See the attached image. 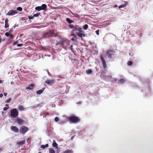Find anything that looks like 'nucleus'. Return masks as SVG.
Listing matches in <instances>:
<instances>
[{"instance_id": "72a5a7b5", "label": "nucleus", "mask_w": 153, "mask_h": 153, "mask_svg": "<svg viewBox=\"0 0 153 153\" xmlns=\"http://www.w3.org/2000/svg\"><path fill=\"white\" fill-rule=\"evenodd\" d=\"M49 33H47L45 34L44 35V36L45 37H49Z\"/></svg>"}, {"instance_id": "4be33fe9", "label": "nucleus", "mask_w": 153, "mask_h": 153, "mask_svg": "<svg viewBox=\"0 0 153 153\" xmlns=\"http://www.w3.org/2000/svg\"><path fill=\"white\" fill-rule=\"evenodd\" d=\"M25 140L22 141H19L18 143V144L20 145H22L25 143Z\"/></svg>"}, {"instance_id": "37998d69", "label": "nucleus", "mask_w": 153, "mask_h": 153, "mask_svg": "<svg viewBox=\"0 0 153 153\" xmlns=\"http://www.w3.org/2000/svg\"><path fill=\"white\" fill-rule=\"evenodd\" d=\"M2 40V38H1V36H0V43L1 42Z\"/></svg>"}, {"instance_id": "4c0bfd02", "label": "nucleus", "mask_w": 153, "mask_h": 153, "mask_svg": "<svg viewBox=\"0 0 153 153\" xmlns=\"http://www.w3.org/2000/svg\"><path fill=\"white\" fill-rule=\"evenodd\" d=\"M18 43V42H17V41H16V42H13V45H16L17 44V43Z\"/></svg>"}, {"instance_id": "412c9836", "label": "nucleus", "mask_w": 153, "mask_h": 153, "mask_svg": "<svg viewBox=\"0 0 153 153\" xmlns=\"http://www.w3.org/2000/svg\"><path fill=\"white\" fill-rule=\"evenodd\" d=\"M93 72L92 70L91 69H89L86 71V73L87 74H90Z\"/></svg>"}, {"instance_id": "dca6fc26", "label": "nucleus", "mask_w": 153, "mask_h": 153, "mask_svg": "<svg viewBox=\"0 0 153 153\" xmlns=\"http://www.w3.org/2000/svg\"><path fill=\"white\" fill-rule=\"evenodd\" d=\"M5 36L8 37H10L12 39L13 37V36L12 34H10L9 33L6 32L5 34Z\"/></svg>"}, {"instance_id": "20e7f679", "label": "nucleus", "mask_w": 153, "mask_h": 153, "mask_svg": "<svg viewBox=\"0 0 153 153\" xmlns=\"http://www.w3.org/2000/svg\"><path fill=\"white\" fill-rule=\"evenodd\" d=\"M106 53L108 57L110 59L111 58L112 56H114L115 55V52L114 51V49H108Z\"/></svg>"}, {"instance_id": "a211bd4d", "label": "nucleus", "mask_w": 153, "mask_h": 153, "mask_svg": "<svg viewBox=\"0 0 153 153\" xmlns=\"http://www.w3.org/2000/svg\"><path fill=\"white\" fill-rule=\"evenodd\" d=\"M63 153H74V152L72 150L67 149Z\"/></svg>"}, {"instance_id": "423d86ee", "label": "nucleus", "mask_w": 153, "mask_h": 153, "mask_svg": "<svg viewBox=\"0 0 153 153\" xmlns=\"http://www.w3.org/2000/svg\"><path fill=\"white\" fill-rule=\"evenodd\" d=\"M28 130L29 129L28 127L25 126H23L20 127L19 131L21 134H25Z\"/></svg>"}, {"instance_id": "6e6552de", "label": "nucleus", "mask_w": 153, "mask_h": 153, "mask_svg": "<svg viewBox=\"0 0 153 153\" xmlns=\"http://www.w3.org/2000/svg\"><path fill=\"white\" fill-rule=\"evenodd\" d=\"M45 82L49 85L52 86V85L55 83V80L53 79H47L45 81Z\"/></svg>"}, {"instance_id": "ea45409f", "label": "nucleus", "mask_w": 153, "mask_h": 153, "mask_svg": "<svg viewBox=\"0 0 153 153\" xmlns=\"http://www.w3.org/2000/svg\"><path fill=\"white\" fill-rule=\"evenodd\" d=\"M23 44H19L17 45V46L18 47H20L22 46L23 45Z\"/></svg>"}, {"instance_id": "c03bdc74", "label": "nucleus", "mask_w": 153, "mask_h": 153, "mask_svg": "<svg viewBox=\"0 0 153 153\" xmlns=\"http://www.w3.org/2000/svg\"><path fill=\"white\" fill-rule=\"evenodd\" d=\"M3 96V94L1 93L0 94V97L2 98Z\"/></svg>"}, {"instance_id": "cd10ccee", "label": "nucleus", "mask_w": 153, "mask_h": 153, "mask_svg": "<svg viewBox=\"0 0 153 153\" xmlns=\"http://www.w3.org/2000/svg\"><path fill=\"white\" fill-rule=\"evenodd\" d=\"M39 15H40V13H37L36 14H34L33 16L34 17H36L38 16Z\"/></svg>"}, {"instance_id": "f3484780", "label": "nucleus", "mask_w": 153, "mask_h": 153, "mask_svg": "<svg viewBox=\"0 0 153 153\" xmlns=\"http://www.w3.org/2000/svg\"><path fill=\"white\" fill-rule=\"evenodd\" d=\"M52 145L53 147H56L57 148H58V145L56 142L55 140H53V141Z\"/></svg>"}, {"instance_id": "f257e3e1", "label": "nucleus", "mask_w": 153, "mask_h": 153, "mask_svg": "<svg viewBox=\"0 0 153 153\" xmlns=\"http://www.w3.org/2000/svg\"><path fill=\"white\" fill-rule=\"evenodd\" d=\"M70 28L73 29L71 31V35L73 36L71 39V40L73 42H76L77 39V36L79 38H82V37H85V35L84 31L82 30V28L79 25H73L70 24L68 25Z\"/></svg>"}, {"instance_id": "79ce46f5", "label": "nucleus", "mask_w": 153, "mask_h": 153, "mask_svg": "<svg viewBox=\"0 0 153 153\" xmlns=\"http://www.w3.org/2000/svg\"><path fill=\"white\" fill-rule=\"evenodd\" d=\"M13 32V30L11 29L9 31V32L10 33H12Z\"/></svg>"}, {"instance_id": "603ef678", "label": "nucleus", "mask_w": 153, "mask_h": 153, "mask_svg": "<svg viewBox=\"0 0 153 153\" xmlns=\"http://www.w3.org/2000/svg\"><path fill=\"white\" fill-rule=\"evenodd\" d=\"M38 153H41V152H39Z\"/></svg>"}, {"instance_id": "c756f323", "label": "nucleus", "mask_w": 153, "mask_h": 153, "mask_svg": "<svg viewBox=\"0 0 153 153\" xmlns=\"http://www.w3.org/2000/svg\"><path fill=\"white\" fill-rule=\"evenodd\" d=\"M119 81L120 83H123L125 82V80L123 79H121Z\"/></svg>"}, {"instance_id": "2f4dec72", "label": "nucleus", "mask_w": 153, "mask_h": 153, "mask_svg": "<svg viewBox=\"0 0 153 153\" xmlns=\"http://www.w3.org/2000/svg\"><path fill=\"white\" fill-rule=\"evenodd\" d=\"M17 10L18 11H21L22 10V9L21 7H19L17 8Z\"/></svg>"}, {"instance_id": "3c124183", "label": "nucleus", "mask_w": 153, "mask_h": 153, "mask_svg": "<svg viewBox=\"0 0 153 153\" xmlns=\"http://www.w3.org/2000/svg\"><path fill=\"white\" fill-rule=\"evenodd\" d=\"M114 7H117V5H115V6H114Z\"/></svg>"}, {"instance_id": "39448f33", "label": "nucleus", "mask_w": 153, "mask_h": 153, "mask_svg": "<svg viewBox=\"0 0 153 153\" xmlns=\"http://www.w3.org/2000/svg\"><path fill=\"white\" fill-rule=\"evenodd\" d=\"M47 7V5L44 4L42 5L41 6H37L35 8V9L38 11H40L41 10H46V8Z\"/></svg>"}, {"instance_id": "f704fd0d", "label": "nucleus", "mask_w": 153, "mask_h": 153, "mask_svg": "<svg viewBox=\"0 0 153 153\" xmlns=\"http://www.w3.org/2000/svg\"><path fill=\"white\" fill-rule=\"evenodd\" d=\"M34 18V16H28V19H33Z\"/></svg>"}, {"instance_id": "5701e85b", "label": "nucleus", "mask_w": 153, "mask_h": 153, "mask_svg": "<svg viewBox=\"0 0 153 153\" xmlns=\"http://www.w3.org/2000/svg\"><path fill=\"white\" fill-rule=\"evenodd\" d=\"M127 5V4L126 3L124 4H122L121 5H120L119 6V8H120L124 7H126V6Z\"/></svg>"}, {"instance_id": "f8f14e48", "label": "nucleus", "mask_w": 153, "mask_h": 153, "mask_svg": "<svg viewBox=\"0 0 153 153\" xmlns=\"http://www.w3.org/2000/svg\"><path fill=\"white\" fill-rule=\"evenodd\" d=\"M16 121L17 123L19 125H22L24 122V121L23 119L19 118H17V119Z\"/></svg>"}, {"instance_id": "393cba45", "label": "nucleus", "mask_w": 153, "mask_h": 153, "mask_svg": "<svg viewBox=\"0 0 153 153\" xmlns=\"http://www.w3.org/2000/svg\"><path fill=\"white\" fill-rule=\"evenodd\" d=\"M49 153H55V152L53 149L50 148L49 149Z\"/></svg>"}, {"instance_id": "c85d7f7f", "label": "nucleus", "mask_w": 153, "mask_h": 153, "mask_svg": "<svg viewBox=\"0 0 153 153\" xmlns=\"http://www.w3.org/2000/svg\"><path fill=\"white\" fill-rule=\"evenodd\" d=\"M132 64V62L131 61H129L127 62V65L128 66H131Z\"/></svg>"}, {"instance_id": "b1692460", "label": "nucleus", "mask_w": 153, "mask_h": 153, "mask_svg": "<svg viewBox=\"0 0 153 153\" xmlns=\"http://www.w3.org/2000/svg\"><path fill=\"white\" fill-rule=\"evenodd\" d=\"M88 26L87 24H85L83 27V28L85 30H87L88 28Z\"/></svg>"}, {"instance_id": "473e14b6", "label": "nucleus", "mask_w": 153, "mask_h": 153, "mask_svg": "<svg viewBox=\"0 0 153 153\" xmlns=\"http://www.w3.org/2000/svg\"><path fill=\"white\" fill-rule=\"evenodd\" d=\"M59 120V119L58 117H56L55 118V121L57 122Z\"/></svg>"}, {"instance_id": "09e8293b", "label": "nucleus", "mask_w": 153, "mask_h": 153, "mask_svg": "<svg viewBox=\"0 0 153 153\" xmlns=\"http://www.w3.org/2000/svg\"><path fill=\"white\" fill-rule=\"evenodd\" d=\"M74 137L72 136V137H71V140H72V139H73Z\"/></svg>"}, {"instance_id": "a18cd8bd", "label": "nucleus", "mask_w": 153, "mask_h": 153, "mask_svg": "<svg viewBox=\"0 0 153 153\" xmlns=\"http://www.w3.org/2000/svg\"><path fill=\"white\" fill-rule=\"evenodd\" d=\"M4 95L5 96H6L7 95V94L6 93H4Z\"/></svg>"}, {"instance_id": "7ed1b4c3", "label": "nucleus", "mask_w": 153, "mask_h": 153, "mask_svg": "<svg viewBox=\"0 0 153 153\" xmlns=\"http://www.w3.org/2000/svg\"><path fill=\"white\" fill-rule=\"evenodd\" d=\"M10 116L13 118L17 117L19 115V112L16 108H13L10 110Z\"/></svg>"}, {"instance_id": "a878e982", "label": "nucleus", "mask_w": 153, "mask_h": 153, "mask_svg": "<svg viewBox=\"0 0 153 153\" xmlns=\"http://www.w3.org/2000/svg\"><path fill=\"white\" fill-rule=\"evenodd\" d=\"M66 39H64L61 41V43L62 45H64V43H66L67 41Z\"/></svg>"}, {"instance_id": "e433bc0d", "label": "nucleus", "mask_w": 153, "mask_h": 153, "mask_svg": "<svg viewBox=\"0 0 153 153\" xmlns=\"http://www.w3.org/2000/svg\"><path fill=\"white\" fill-rule=\"evenodd\" d=\"M99 30H97L96 31L95 33L97 35H99Z\"/></svg>"}, {"instance_id": "de8ad7c7", "label": "nucleus", "mask_w": 153, "mask_h": 153, "mask_svg": "<svg viewBox=\"0 0 153 153\" xmlns=\"http://www.w3.org/2000/svg\"><path fill=\"white\" fill-rule=\"evenodd\" d=\"M45 114L46 115H49V113L48 112H47Z\"/></svg>"}, {"instance_id": "6ab92c4d", "label": "nucleus", "mask_w": 153, "mask_h": 153, "mask_svg": "<svg viewBox=\"0 0 153 153\" xmlns=\"http://www.w3.org/2000/svg\"><path fill=\"white\" fill-rule=\"evenodd\" d=\"M66 20L69 24H71V23H73L74 22V21L68 18H66Z\"/></svg>"}, {"instance_id": "c9c22d12", "label": "nucleus", "mask_w": 153, "mask_h": 153, "mask_svg": "<svg viewBox=\"0 0 153 153\" xmlns=\"http://www.w3.org/2000/svg\"><path fill=\"white\" fill-rule=\"evenodd\" d=\"M9 108V107L8 106L7 107H5L4 108L3 110L4 111H6Z\"/></svg>"}, {"instance_id": "8fccbe9b", "label": "nucleus", "mask_w": 153, "mask_h": 153, "mask_svg": "<svg viewBox=\"0 0 153 153\" xmlns=\"http://www.w3.org/2000/svg\"><path fill=\"white\" fill-rule=\"evenodd\" d=\"M5 106H7L8 107V104H6L5 105Z\"/></svg>"}, {"instance_id": "58836bf2", "label": "nucleus", "mask_w": 153, "mask_h": 153, "mask_svg": "<svg viewBox=\"0 0 153 153\" xmlns=\"http://www.w3.org/2000/svg\"><path fill=\"white\" fill-rule=\"evenodd\" d=\"M70 41L67 40L66 42V44L67 45H69V43H70Z\"/></svg>"}, {"instance_id": "9b49d317", "label": "nucleus", "mask_w": 153, "mask_h": 153, "mask_svg": "<svg viewBox=\"0 0 153 153\" xmlns=\"http://www.w3.org/2000/svg\"><path fill=\"white\" fill-rule=\"evenodd\" d=\"M34 86V84L33 83L31 84L30 85H29L28 87H26V89H29L30 90H32Z\"/></svg>"}, {"instance_id": "1a4fd4ad", "label": "nucleus", "mask_w": 153, "mask_h": 153, "mask_svg": "<svg viewBox=\"0 0 153 153\" xmlns=\"http://www.w3.org/2000/svg\"><path fill=\"white\" fill-rule=\"evenodd\" d=\"M100 59L102 62L103 67H106V64L105 61L104 59L103 56L102 55H101L100 56Z\"/></svg>"}, {"instance_id": "7c9ffc66", "label": "nucleus", "mask_w": 153, "mask_h": 153, "mask_svg": "<svg viewBox=\"0 0 153 153\" xmlns=\"http://www.w3.org/2000/svg\"><path fill=\"white\" fill-rule=\"evenodd\" d=\"M11 100V98H10L8 99L5 102V103H9Z\"/></svg>"}, {"instance_id": "f03ea898", "label": "nucleus", "mask_w": 153, "mask_h": 153, "mask_svg": "<svg viewBox=\"0 0 153 153\" xmlns=\"http://www.w3.org/2000/svg\"><path fill=\"white\" fill-rule=\"evenodd\" d=\"M68 120L72 123H76L80 121V119L75 116H71L68 118Z\"/></svg>"}, {"instance_id": "0eeeda50", "label": "nucleus", "mask_w": 153, "mask_h": 153, "mask_svg": "<svg viewBox=\"0 0 153 153\" xmlns=\"http://www.w3.org/2000/svg\"><path fill=\"white\" fill-rule=\"evenodd\" d=\"M18 12L16 10H11L9 11L6 14L8 16H12L17 13Z\"/></svg>"}, {"instance_id": "4468645a", "label": "nucleus", "mask_w": 153, "mask_h": 153, "mask_svg": "<svg viewBox=\"0 0 153 153\" xmlns=\"http://www.w3.org/2000/svg\"><path fill=\"white\" fill-rule=\"evenodd\" d=\"M8 19L7 18H6L5 21V26L4 27L5 28H7L9 27L8 24Z\"/></svg>"}, {"instance_id": "bb28decb", "label": "nucleus", "mask_w": 153, "mask_h": 153, "mask_svg": "<svg viewBox=\"0 0 153 153\" xmlns=\"http://www.w3.org/2000/svg\"><path fill=\"white\" fill-rule=\"evenodd\" d=\"M19 109L21 111H23L24 109V107L21 105L19 106Z\"/></svg>"}, {"instance_id": "aec40b11", "label": "nucleus", "mask_w": 153, "mask_h": 153, "mask_svg": "<svg viewBox=\"0 0 153 153\" xmlns=\"http://www.w3.org/2000/svg\"><path fill=\"white\" fill-rule=\"evenodd\" d=\"M49 145L48 144H47L45 145H42L41 147L43 149H44L45 148H47L48 147Z\"/></svg>"}, {"instance_id": "ddd939ff", "label": "nucleus", "mask_w": 153, "mask_h": 153, "mask_svg": "<svg viewBox=\"0 0 153 153\" xmlns=\"http://www.w3.org/2000/svg\"><path fill=\"white\" fill-rule=\"evenodd\" d=\"M71 61L74 66H75L79 63L78 60L76 59H71Z\"/></svg>"}, {"instance_id": "49530a36", "label": "nucleus", "mask_w": 153, "mask_h": 153, "mask_svg": "<svg viewBox=\"0 0 153 153\" xmlns=\"http://www.w3.org/2000/svg\"><path fill=\"white\" fill-rule=\"evenodd\" d=\"M47 71H48V75H49V76H50L51 75H50V73H49V72L48 71V70H47Z\"/></svg>"}, {"instance_id": "a19ab883", "label": "nucleus", "mask_w": 153, "mask_h": 153, "mask_svg": "<svg viewBox=\"0 0 153 153\" xmlns=\"http://www.w3.org/2000/svg\"><path fill=\"white\" fill-rule=\"evenodd\" d=\"M73 45H71V46H70V48L71 49V50L72 51V52H74L73 51Z\"/></svg>"}, {"instance_id": "2eb2a0df", "label": "nucleus", "mask_w": 153, "mask_h": 153, "mask_svg": "<svg viewBox=\"0 0 153 153\" xmlns=\"http://www.w3.org/2000/svg\"><path fill=\"white\" fill-rule=\"evenodd\" d=\"M45 89V88H43L42 89H40V90H38L36 92V93L37 94H39V95H40V94H42L43 92V91H44V90Z\"/></svg>"}, {"instance_id": "9d476101", "label": "nucleus", "mask_w": 153, "mask_h": 153, "mask_svg": "<svg viewBox=\"0 0 153 153\" xmlns=\"http://www.w3.org/2000/svg\"><path fill=\"white\" fill-rule=\"evenodd\" d=\"M11 130L15 133H17L19 131V128L15 126H12L11 128Z\"/></svg>"}]
</instances>
